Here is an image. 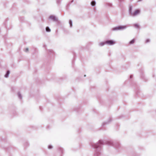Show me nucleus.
Returning a JSON list of instances; mask_svg holds the SVG:
<instances>
[{
  "instance_id": "2",
  "label": "nucleus",
  "mask_w": 156,
  "mask_h": 156,
  "mask_svg": "<svg viewBox=\"0 0 156 156\" xmlns=\"http://www.w3.org/2000/svg\"><path fill=\"white\" fill-rule=\"evenodd\" d=\"M126 28V26H119L114 28L113 29L114 30H120L125 29Z\"/></svg>"
},
{
  "instance_id": "4",
  "label": "nucleus",
  "mask_w": 156,
  "mask_h": 156,
  "mask_svg": "<svg viewBox=\"0 0 156 156\" xmlns=\"http://www.w3.org/2000/svg\"><path fill=\"white\" fill-rule=\"evenodd\" d=\"M49 18L50 19L52 20L53 21H56L57 20V19L55 17V16H50L49 17Z\"/></svg>"
},
{
  "instance_id": "5",
  "label": "nucleus",
  "mask_w": 156,
  "mask_h": 156,
  "mask_svg": "<svg viewBox=\"0 0 156 156\" xmlns=\"http://www.w3.org/2000/svg\"><path fill=\"white\" fill-rule=\"evenodd\" d=\"M106 44L105 41V42H102L99 44V45L101 46H102Z\"/></svg>"
},
{
  "instance_id": "6",
  "label": "nucleus",
  "mask_w": 156,
  "mask_h": 156,
  "mask_svg": "<svg viewBox=\"0 0 156 156\" xmlns=\"http://www.w3.org/2000/svg\"><path fill=\"white\" fill-rule=\"evenodd\" d=\"M135 42V40L133 39L132 40H131L129 43L130 44H133Z\"/></svg>"
},
{
  "instance_id": "7",
  "label": "nucleus",
  "mask_w": 156,
  "mask_h": 156,
  "mask_svg": "<svg viewBox=\"0 0 156 156\" xmlns=\"http://www.w3.org/2000/svg\"><path fill=\"white\" fill-rule=\"evenodd\" d=\"M134 26L136 28H139V26L138 25V24H135L134 25Z\"/></svg>"
},
{
  "instance_id": "12",
  "label": "nucleus",
  "mask_w": 156,
  "mask_h": 156,
  "mask_svg": "<svg viewBox=\"0 0 156 156\" xmlns=\"http://www.w3.org/2000/svg\"><path fill=\"white\" fill-rule=\"evenodd\" d=\"M69 23L70 24V26L71 27L72 26V22L71 20H70L69 21Z\"/></svg>"
},
{
  "instance_id": "3",
  "label": "nucleus",
  "mask_w": 156,
  "mask_h": 156,
  "mask_svg": "<svg viewBox=\"0 0 156 156\" xmlns=\"http://www.w3.org/2000/svg\"><path fill=\"white\" fill-rule=\"evenodd\" d=\"M140 11L139 10H136L133 13L131 14V15L133 16H135L137 14H139L140 13Z\"/></svg>"
},
{
  "instance_id": "9",
  "label": "nucleus",
  "mask_w": 156,
  "mask_h": 156,
  "mask_svg": "<svg viewBox=\"0 0 156 156\" xmlns=\"http://www.w3.org/2000/svg\"><path fill=\"white\" fill-rule=\"evenodd\" d=\"M9 71H8L7 72L6 74H5V77H7L8 76V75H9Z\"/></svg>"
},
{
  "instance_id": "11",
  "label": "nucleus",
  "mask_w": 156,
  "mask_h": 156,
  "mask_svg": "<svg viewBox=\"0 0 156 156\" xmlns=\"http://www.w3.org/2000/svg\"><path fill=\"white\" fill-rule=\"evenodd\" d=\"M132 7L131 6H130L129 7V12L131 14V11L132 10Z\"/></svg>"
},
{
  "instance_id": "1",
  "label": "nucleus",
  "mask_w": 156,
  "mask_h": 156,
  "mask_svg": "<svg viewBox=\"0 0 156 156\" xmlns=\"http://www.w3.org/2000/svg\"><path fill=\"white\" fill-rule=\"evenodd\" d=\"M105 43L106 44L108 45H112L115 44V41L112 40H107L105 41Z\"/></svg>"
},
{
  "instance_id": "8",
  "label": "nucleus",
  "mask_w": 156,
  "mask_h": 156,
  "mask_svg": "<svg viewBox=\"0 0 156 156\" xmlns=\"http://www.w3.org/2000/svg\"><path fill=\"white\" fill-rule=\"evenodd\" d=\"M46 31L47 32H50L51 31L50 29H49V28L48 27H46Z\"/></svg>"
},
{
  "instance_id": "15",
  "label": "nucleus",
  "mask_w": 156,
  "mask_h": 156,
  "mask_svg": "<svg viewBox=\"0 0 156 156\" xmlns=\"http://www.w3.org/2000/svg\"><path fill=\"white\" fill-rule=\"evenodd\" d=\"M28 51V48H27L26 50V51Z\"/></svg>"
},
{
  "instance_id": "10",
  "label": "nucleus",
  "mask_w": 156,
  "mask_h": 156,
  "mask_svg": "<svg viewBox=\"0 0 156 156\" xmlns=\"http://www.w3.org/2000/svg\"><path fill=\"white\" fill-rule=\"evenodd\" d=\"M91 5H92V6H94L95 5V2L94 1H93L91 2Z\"/></svg>"
},
{
  "instance_id": "13",
  "label": "nucleus",
  "mask_w": 156,
  "mask_h": 156,
  "mask_svg": "<svg viewBox=\"0 0 156 156\" xmlns=\"http://www.w3.org/2000/svg\"><path fill=\"white\" fill-rule=\"evenodd\" d=\"M48 148L49 149H51L52 148V147L51 145H49L48 146Z\"/></svg>"
},
{
  "instance_id": "14",
  "label": "nucleus",
  "mask_w": 156,
  "mask_h": 156,
  "mask_svg": "<svg viewBox=\"0 0 156 156\" xmlns=\"http://www.w3.org/2000/svg\"><path fill=\"white\" fill-rule=\"evenodd\" d=\"M149 39H147L146 41V42H149Z\"/></svg>"
}]
</instances>
